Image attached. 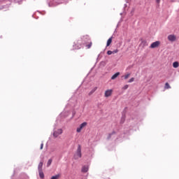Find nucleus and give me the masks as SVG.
<instances>
[{
	"mask_svg": "<svg viewBox=\"0 0 179 179\" xmlns=\"http://www.w3.org/2000/svg\"><path fill=\"white\" fill-rule=\"evenodd\" d=\"M164 89H171V87L170 86V84H169V83H165Z\"/></svg>",
	"mask_w": 179,
	"mask_h": 179,
	"instance_id": "12",
	"label": "nucleus"
},
{
	"mask_svg": "<svg viewBox=\"0 0 179 179\" xmlns=\"http://www.w3.org/2000/svg\"><path fill=\"white\" fill-rule=\"evenodd\" d=\"M140 45H141V47L145 48V47H148L149 45V44L148 43V41L143 40L140 44Z\"/></svg>",
	"mask_w": 179,
	"mask_h": 179,
	"instance_id": "7",
	"label": "nucleus"
},
{
	"mask_svg": "<svg viewBox=\"0 0 179 179\" xmlns=\"http://www.w3.org/2000/svg\"><path fill=\"white\" fill-rule=\"evenodd\" d=\"M159 45H160V41H157L150 45V48H157V47H159Z\"/></svg>",
	"mask_w": 179,
	"mask_h": 179,
	"instance_id": "4",
	"label": "nucleus"
},
{
	"mask_svg": "<svg viewBox=\"0 0 179 179\" xmlns=\"http://www.w3.org/2000/svg\"><path fill=\"white\" fill-rule=\"evenodd\" d=\"M59 178V175H56V176H52L51 179H58Z\"/></svg>",
	"mask_w": 179,
	"mask_h": 179,
	"instance_id": "19",
	"label": "nucleus"
},
{
	"mask_svg": "<svg viewBox=\"0 0 179 179\" xmlns=\"http://www.w3.org/2000/svg\"><path fill=\"white\" fill-rule=\"evenodd\" d=\"M117 52H118V50L117 49L112 51V54H117Z\"/></svg>",
	"mask_w": 179,
	"mask_h": 179,
	"instance_id": "23",
	"label": "nucleus"
},
{
	"mask_svg": "<svg viewBox=\"0 0 179 179\" xmlns=\"http://www.w3.org/2000/svg\"><path fill=\"white\" fill-rule=\"evenodd\" d=\"M135 80L134 78H131L130 80H129V83H132V82H134Z\"/></svg>",
	"mask_w": 179,
	"mask_h": 179,
	"instance_id": "20",
	"label": "nucleus"
},
{
	"mask_svg": "<svg viewBox=\"0 0 179 179\" xmlns=\"http://www.w3.org/2000/svg\"><path fill=\"white\" fill-rule=\"evenodd\" d=\"M43 170V162H40L38 164V171Z\"/></svg>",
	"mask_w": 179,
	"mask_h": 179,
	"instance_id": "13",
	"label": "nucleus"
},
{
	"mask_svg": "<svg viewBox=\"0 0 179 179\" xmlns=\"http://www.w3.org/2000/svg\"><path fill=\"white\" fill-rule=\"evenodd\" d=\"M129 76H131V73H127V74L124 76V78L125 80H127V79H128V78H129Z\"/></svg>",
	"mask_w": 179,
	"mask_h": 179,
	"instance_id": "17",
	"label": "nucleus"
},
{
	"mask_svg": "<svg viewBox=\"0 0 179 179\" xmlns=\"http://www.w3.org/2000/svg\"><path fill=\"white\" fill-rule=\"evenodd\" d=\"M120 76V72L115 73L112 77L111 79L112 80H114V79H117Z\"/></svg>",
	"mask_w": 179,
	"mask_h": 179,
	"instance_id": "10",
	"label": "nucleus"
},
{
	"mask_svg": "<svg viewBox=\"0 0 179 179\" xmlns=\"http://www.w3.org/2000/svg\"><path fill=\"white\" fill-rule=\"evenodd\" d=\"M173 68H178V66H179V63H178V62H174L173 63Z\"/></svg>",
	"mask_w": 179,
	"mask_h": 179,
	"instance_id": "11",
	"label": "nucleus"
},
{
	"mask_svg": "<svg viewBox=\"0 0 179 179\" xmlns=\"http://www.w3.org/2000/svg\"><path fill=\"white\" fill-rule=\"evenodd\" d=\"M168 40L169 41H176V37L175 35H169L168 36Z\"/></svg>",
	"mask_w": 179,
	"mask_h": 179,
	"instance_id": "6",
	"label": "nucleus"
},
{
	"mask_svg": "<svg viewBox=\"0 0 179 179\" xmlns=\"http://www.w3.org/2000/svg\"><path fill=\"white\" fill-rule=\"evenodd\" d=\"M85 38H86L87 40H89V36H84L83 40H85Z\"/></svg>",
	"mask_w": 179,
	"mask_h": 179,
	"instance_id": "27",
	"label": "nucleus"
},
{
	"mask_svg": "<svg viewBox=\"0 0 179 179\" xmlns=\"http://www.w3.org/2000/svg\"><path fill=\"white\" fill-rule=\"evenodd\" d=\"M82 129H83L82 127H80V126L78 127V128H77V132H80L81 131H82Z\"/></svg>",
	"mask_w": 179,
	"mask_h": 179,
	"instance_id": "21",
	"label": "nucleus"
},
{
	"mask_svg": "<svg viewBox=\"0 0 179 179\" xmlns=\"http://www.w3.org/2000/svg\"><path fill=\"white\" fill-rule=\"evenodd\" d=\"M51 163H52V159H49L47 163V167H50V166H51Z\"/></svg>",
	"mask_w": 179,
	"mask_h": 179,
	"instance_id": "16",
	"label": "nucleus"
},
{
	"mask_svg": "<svg viewBox=\"0 0 179 179\" xmlns=\"http://www.w3.org/2000/svg\"><path fill=\"white\" fill-rule=\"evenodd\" d=\"M43 148H44V143H42L41 144V148H40L41 150H42Z\"/></svg>",
	"mask_w": 179,
	"mask_h": 179,
	"instance_id": "26",
	"label": "nucleus"
},
{
	"mask_svg": "<svg viewBox=\"0 0 179 179\" xmlns=\"http://www.w3.org/2000/svg\"><path fill=\"white\" fill-rule=\"evenodd\" d=\"M81 171L82 173H87V171H89V166H83Z\"/></svg>",
	"mask_w": 179,
	"mask_h": 179,
	"instance_id": "8",
	"label": "nucleus"
},
{
	"mask_svg": "<svg viewBox=\"0 0 179 179\" xmlns=\"http://www.w3.org/2000/svg\"><path fill=\"white\" fill-rule=\"evenodd\" d=\"M129 86L128 85H126L123 87L124 90H127Z\"/></svg>",
	"mask_w": 179,
	"mask_h": 179,
	"instance_id": "22",
	"label": "nucleus"
},
{
	"mask_svg": "<svg viewBox=\"0 0 179 179\" xmlns=\"http://www.w3.org/2000/svg\"><path fill=\"white\" fill-rule=\"evenodd\" d=\"M74 50H80L82 48V40H78L73 45Z\"/></svg>",
	"mask_w": 179,
	"mask_h": 179,
	"instance_id": "2",
	"label": "nucleus"
},
{
	"mask_svg": "<svg viewBox=\"0 0 179 179\" xmlns=\"http://www.w3.org/2000/svg\"><path fill=\"white\" fill-rule=\"evenodd\" d=\"M87 48H90L92 47V42H90L88 45H87Z\"/></svg>",
	"mask_w": 179,
	"mask_h": 179,
	"instance_id": "24",
	"label": "nucleus"
},
{
	"mask_svg": "<svg viewBox=\"0 0 179 179\" xmlns=\"http://www.w3.org/2000/svg\"><path fill=\"white\" fill-rule=\"evenodd\" d=\"M157 3H160V0H156Z\"/></svg>",
	"mask_w": 179,
	"mask_h": 179,
	"instance_id": "28",
	"label": "nucleus"
},
{
	"mask_svg": "<svg viewBox=\"0 0 179 179\" xmlns=\"http://www.w3.org/2000/svg\"><path fill=\"white\" fill-rule=\"evenodd\" d=\"M86 125H87V122H84L83 123H82V124L80 125V127L83 129V128H85V127H86Z\"/></svg>",
	"mask_w": 179,
	"mask_h": 179,
	"instance_id": "15",
	"label": "nucleus"
},
{
	"mask_svg": "<svg viewBox=\"0 0 179 179\" xmlns=\"http://www.w3.org/2000/svg\"><path fill=\"white\" fill-rule=\"evenodd\" d=\"M113 94V90H108L105 92V97H110Z\"/></svg>",
	"mask_w": 179,
	"mask_h": 179,
	"instance_id": "5",
	"label": "nucleus"
},
{
	"mask_svg": "<svg viewBox=\"0 0 179 179\" xmlns=\"http://www.w3.org/2000/svg\"><path fill=\"white\" fill-rule=\"evenodd\" d=\"M107 54H108V55H111V54H113V51L108 50V51L107 52Z\"/></svg>",
	"mask_w": 179,
	"mask_h": 179,
	"instance_id": "25",
	"label": "nucleus"
},
{
	"mask_svg": "<svg viewBox=\"0 0 179 179\" xmlns=\"http://www.w3.org/2000/svg\"><path fill=\"white\" fill-rule=\"evenodd\" d=\"M62 134V129H59L57 131H54L53 136L55 138H58V136H59V135H61Z\"/></svg>",
	"mask_w": 179,
	"mask_h": 179,
	"instance_id": "3",
	"label": "nucleus"
},
{
	"mask_svg": "<svg viewBox=\"0 0 179 179\" xmlns=\"http://www.w3.org/2000/svg\"><path fill=\"white\" fill-rule=\"evenodd\" d=\"M113 43V36L108 38L106 43V47H109V45Z\"/></svg>",
	"mask_w": 179,
	"mask_h": 179,
	"instance_id": "9",
	"label": "nucleus"
},
{
	"mask_svg": "<svg viewBox=\"0 0 179 179\" xmlns=\"http://www.w3.org/2000/svg\"><path fill=\"white\" fill-rule=\"evenodd\" d=\"M80 157H82V148L80 147V145H78L76 152L74 155V159H76V160H78V159H80Z\"/></svg>",
	"mask_w": 179,
	"mask_h": 179,
	"instance_id": "1",
	"label": "nucleus"
},
{
	"mask_svg": "<svg viewBox=\"0 0 179 179\" xmlns=\"http://www.w3.org/2000/svg\"><path fill=\"white\" fill-rule=\"evenodd\" d=\"M39 176L41 178H44V173H43V171H39Z\"/></svg>",
	"mask_w": 179,
	"mask_h": 179,
	"instance_id": "14",
	"label": "nucleus"
},
{
	"mask_svg": "<svg viewBox=\"0 0 179 179\" xmlns=\"http://www.w3.org/2000/svg\"><path fill=\"white\" fill-rule=\"evenodd\" d=\"M97 90V87H96L94 90H92L90 92V94H92V93H94Z\"/></svg>",
	"mask_w": 179,
	"mask_h": 179,
	"instance_id": "18",
	"label": "nucleus"
}]
</instances>
